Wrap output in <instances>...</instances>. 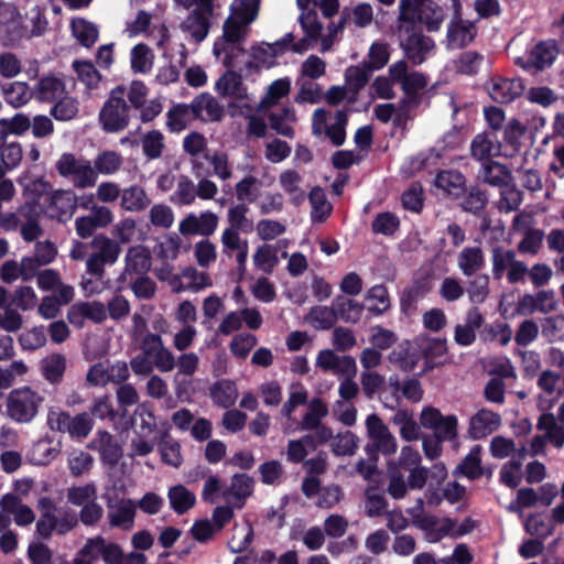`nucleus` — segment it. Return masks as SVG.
Listing matches in <instances>:
<instances>
[{
	"mask_svg": "<svg viewBox=\"0 0 564 564\" xmlns=\"http://www.w3.org/2000/svg\"><path fill=\"white\" fill-rule=\"evenodd\" d=\"M98 122L106 133H119L130 124V106L126 100V87L118 85L109 93L98 113Z\"/></svg>",
	"mask_w": 564,
	"mask_h": 564,
	"instance_id": "1",
	"label": "nucleus"
},
{
	"mask_svg": "<svg viewBox=\"0 0 564 564\" xmlns=\"http://www.w3.org/2000/svg\"><path fill=\"white\" fill-rule=\"evenodd\" d=\"M47 424L52 431L68 433L72 438H85L94 427V420L88 412L72 416L68 412L52 409L47 414Z\"/></svg>",
	"mask_w": 564,
	"mask_h": 564,
	"instance_id": "2",
	"label": "nucleus"
},
{
	"mask_svg": "<svg viewBox=\"0 0 564 564\" xmlns=\"http://www.w3.org/2000/svg\"><path fill=\"white\" fill-rule=\"evenodd\" d=\"M43 398L25 387L10 392L7 400L8 415L18 423H29L37 414Z\"/></svg>",
	"mask_w": 564,
	"mask_h": 564,
	"instance_id": "3",
	"label": "nucleus"
},
{
	"mask_svg": "<svg viewBox=\"0 0 564 564\" xmlns=\"http://www.w3.org/2000/svg\"><path fill=\"white\" fill-rule=\"evenodd\" d=\"M302 429L315 430V434H308L301 440L289 442L288 459L292 463L303 462L308 451L317 448V397H313L310 401L308 412L302 420Z\"/></svg>",
	"mask_w": 564,
	"mask_h": 564,
	"instance_id": "4",
	"label": "nucleus"
},
{
	"mask_svg": "<svg viewBox=\"0 0 564 564\" xmlns=\"http://www.w3.org/2000/svg\"><path fill=\"white\" fill-rule=\"evenodd\" d=\"M412 519V523L427 532L431 542L438 541L445 535L454 534V522L449 519L438 521V519L424 511L423 499H416L413 507L406 510Z\"/></svg>",
	"mask_w": 564,
	"mask_h": 564,
	"instance_id": "5",
	"label": "nucleus"
},
{
	"mask_svg": "<svg viewBox=\"0 0 564 564\" xmlns=\"http://www.w3.org/2000/svg\"><path fill=\"white\" fill-rule=\"evenodd\" d=\"M304 36L295 42V35L292 32L285 33L280 40L274 43L267 44L265 47H258L254 51V58L264 62L265 56L279 57L288 51L296 54H303L310 48L314 47L317 43V35L308 37L307 30H302Z\"/></svg>",
	"mask_w": 564,
	"mask_h": 564,
	"instance_id": "6",
	"label": "nucleus"
},
{
	"mask_svg": "<svg viewBox=\"0 0 564 564\" xmlns=\"http://www.w3.org/2000/svg\"><path fill=\"white\" fill-rule=\"evenodd\" d=\"M398 36L405 55L415 65L422 64L435 47L434 41L423 35L419 30Z\"/></svg>",
	"mask_w": 564,
	"mask_h": 564,
	"instance_id": "7",
	"label": "nucleus"
},
{
	"mask_svg": "<svg viewBox=\"0 0 564 564\" xmlns=\"http://www.w3.org/2000/svg\"><path fill=\"white\" fill-rule=\"evenodd\" d=\"M501 425V416L488 409H479L469 419L467 433L473 440H481L495 433Z\"/></svg>",
	"mask_w": 564,
	"mask_h": 564,
	"instance_id": "8",
	"label": "nucleus"
},
{
	"mask_svg": "<svg viewBox=\"0 0 564 564\" xmlns=\"http://www.w3.org/2000/svg\"><path fill=\"white\" fill-rule=\"evenodd\" d=\"M218 216L209 210L200 213L197 217L195 214H188L180 223L178 230L184 236L200 235L212 236L218 226Z\"/></svg>",
	"mask_w": 564,
	"mask_h": 564,
	"instance_id": "9",
	"label": "nucleus"
},
{
	"mask_svg": "<svg viewBox=\"0 0 564 564\" xmlns=\"http://www.w3.org/2000/svg\"><path fill=\"white\" fill-rule=\"evenodd\" d=\"M124 262V270L118 279L119 282L148 274L152 265V258L145 248L131 247L126 254Z\"/></svg>",
	"mask_w": 564,
	"mask_h": 564,
	"instance_id": "10",
	"label": "nucleus"
},
{
	"mask_svg": "<svg viewBox=\"0 0 564 564\" xmlns=\"http://www.w3.org/2000/svg\"><path fill=\"white\" fill-rule=\"evenodd\" d=\"M366 427L369 438L383 454H393L397 451L395 437L377 414L368 415Z\"/></svg>",
	"mask_w": 564,
	"mask_h": 564,
	"instance_id": "11",
	"label": "nucleus"
},
{
	"mask_svg": "<svg viewBox=\"0 0 564 564\" xmlns=\"http://www.w3.org/2000/svg\"><path fill=\"white\" fill-rule=\"evenodd\" d=\"M137 503L131 498H121L116 503H108V520L111 528L131 530L134 525Z\"/></svg>",
	"mask_w": 564,
	"mask_h": 564,
	"instance_id": "12",
	"label": "nucleus"
},
{
	"mask_svg": "<svg viewBox=\"0 0 564 564\" xmlns=\"http://www.w3.org/2000/svg\"><path fill=\"white\" fill-rule=\"evenodd\" d=\"M189 105L193 119H199L204 122H215L220 121L224 116L223 106L208 93L199 94Z\"/></svg>",
	"mask_w": 564,
	"mask_h": 564,
	"instance_id": "13",
	"label": "nucleus"
},
{
	"mask_svg": "<svg viewBox=\"0 0 564 564\" xmlns=\"http://www.w3.org/2000/svg\"><path fill=\"white\" fill-rule=\"evenodd\" d=\"M389 389L392 392V397L389 399L383 398V404L386 408L394 409L400 403V397L398 394L401 389L402 395L411 402H420L423 398V389L419 380L409 379L405 380L401 386L397 378L389 379Z\"/></svg>",
	"mask_w": 564,
	"mask_h": 564,
	"instance_id": "14",
	"label": "nucleus"
},
{
	"mask_svg": "<svg viewBox=\"0 0 564 564\" xmlns=\"http://www.w3.org/2000/svg\"><path fill=\"white\" fill-rule=\"evenodd\" d=\"M522 90L523 86L519 79L496 77L487 84L490 98L500 104L514 100L521 95Z\"/></svg>",
	"mask_w": 564,
	"mask_h": 564,
	"instance_id": "15",
	"label": "nucleus"
},
{
	"mask_svg": "<svg viewBox=\"0 0 564 564\" xmlns=\"http://www.w3.org/2000/svg\"><path fill=\"white\" fill-rule=\"evenodd\" d=\"M67 318L69 323L74 325H80L83 318L100 324L107 319V310L106 306L98 301L78 302L69 308Z\"/></svg>",
	"mask_w": 564,
	"mask_h": 564,
	"instance_id": "16",
	"label": "nucleus"
},
{
	"mask_svg": "<svg viewBox=\"0 0 564 564\" xmlns=\"http://www.w3.org/2000/svg\"><path fill=\"white\" fill-rule=\"evenodd\" d=\"M484 317L477 307H470L466 312L465 322L457 324L454 340L460 346H469L476 340V332L481 327Z\"/></svg>",
	"mask_w": 564,
	"mask_h": 564,
	"instance_id": "17",
	"label": "nucleus"
},
{
	"mask_svg": "<svg viewBox=\"0 0 564 564\" xmlns=\"http://www.w3.org/2000/svg\"><path fill=\"white\" fill-rule=\"evenodd\" d=\"M319 367L345 377H354L357 372L356 360L350 356H338L332 350L319 351Z\"/></svg>",
	"mask_w": 564,
	"mask_h": 564,
	"instance_id": "18",
	"label": "nucleus"
},
{
	"mask_svg": "<svg viewBox=\"0 0 564 564\" xmlns=\"http://www.w3.org/2000/svg\"><path fill=\"white\" fill-rule=\"evenodd\" d=\"M212 15L205 11L193 10L182 22L181 29L187 32L196 43H200L209 33Z\"/></svg>",
	"mask_w": 564,
	"mask_h": 564,
	"instance_id": "19",
	"label": "nucleus"
},
{
	"mask_svg": "<svg viewBox=\"0 0 564 564\" xmlns=\"http://www.w3.org/2000/svg\"><path fill=\"white\" fill-rule=\"evenodd\" d=\"M485 252L480 246H468L457 256V267L465 276H471L485 268Z\"/></svg>",
	"mask_w": 564,
	"mask_h": 564,
	"instance_id": "20",
	"label": "nucleus"
},
{
	"mask_svg": "<svg viewBox=\"0 0 564 564\" xmlns=\"http://www.w3.org/2000/svg\"><path fill=\"white\" fill-rule=\"evenodd\" d=\"M556 55L557 47L553 42H541L531 50L525 62L522 63V58H518V63L524 68L543 69L552 65Z\"/></svg>",
	"mask_w": 564,
	"mask_h": 564,
	"instance_id": "21",
	"label": "nucleus"
},
{
	"mask_svg": "<svg viewBox=\"0 0 564 564\" xmlns=\"http://www.w3.org/2000/svg\"><path fill=\"white\" fill-rule=\"evenodd\" d=\"M476 33V25L471 21H452L447 29V44L454 48L464 47L473 42Z\"/></svg>",
	"mask_w": 564,
	"mask_h": 564,
	"instance_id": "22",
	"label": "nucleus"
},
{
	"mask_svg": "<svg viewBox=\"0 0 564 564\" xmlns=\"http://www.w3.org/2000/svg\"><path fill=\"white\" fill-rule=\"evenodd\" d=\"M329 442L333 452L337 455H352L357 447L355 435L350 432L333 435L324 425L319 424V443Z\"/></svg>",
	"mask_w": 564,
	"mask_h": 564,
	"instance_id": "23",
	"label": "nucleus"
},
{
	"mask_svg": "<svg viewBox=\"0 0 564 564\" xmlns=\"http://www.w3.org/2000/svg\"><path fill=\"white\" fill-rule=\"evenodd\" d=\"M215 89L223 97H232L239 100L247 97V89L242 83V77L235 70H228L219 77Z\"/></svg>",
	"mask_w": 564,
	"mask_h": 564,
	"instance_id": "24",
	"label": "nucleus"
},
{
	"mask_svg": "<svg viewBox=\"0 0 564 564\" xmlns=\"http://www.w3.org/2000/svg\"><path fill=\"white\" fill-rule=\"evenodd\" d=\"M210 398L215 405L230 409L237 401L238 390L235 381L223 379L210 387Z\"/></svg>",
	"mask_w": 564,
	"mask_h": 564,
	"instance_id": "25",
	"label": "nucleus"
},
{
	"mask_svg": "<svg viewBox=\"0 0 564 564\" xmlns=\"http://www.w3.org/2000/svg\"><path fill=\"white\" fill-rule=\"evenodd\" d=\"M427 79L423 74L419 72H412L409 75V77L401 85L405 96L404 102L406 107L413 108L420 104L421 98L425 93Z\"/></svg>",
	"mask_w": 564,
	"mask_h": 564,
	"instance_id": "26",
	"label": "nucleus"
},
{
	"mask_svg": "<svg viewBox=\"0 0 564 564\" xmlns=\"http://www.w3.org/2000/svg\"><path fill=\"white\" fill-rule=\"evenodd\" d=\"M167 499L171 509L178 516L186 513L196 503L195 494L181 484L169 488Z\"/></svg>",
	"mask_w": 564,
	"mask_h": 564,
	"instance_id": "27",
	"label": "nucleus"
},
{
	"mask_svg": "<svg viewBox=\"0 0 564 564\" xmlns=\"http://www.w3.org/2000/svg\"><path fill=\"white\" fill-rule=\"evenodd\" d=\"M422 13H419L417 6L413 0H400L398 17V35L417 30Z\"/></svg>",
	"mask_w": 564,
	"mask_h": 564,
	"instance_id": "28",
	"label": "nucleus"
},
{
	"mask_svg": "<svg viewBox=\"0 0 564 564\" xmlns=\"http://www.w3.org/2000/svg\"><path fill=\"white\" fill-rule=\"evenodd\" d=\"M391 306L390 296L384 285L370 288L365 294V307L375 316L382 315Z\"/></svg>",
	"mask_w": 564,
	"mask_h": 564,
	"instance_id": "29",
	"label": "nucleus"
},
{
	"mask_svg": "<svg viewBox=\"0 0 564 564\" xmlns=\"http://www.w3.org/2000/svg\"><path fill=\"white\" fill-rule=\"evenodd\" d=\"M65 94V83L55 76L42 77L36 84L35 95L41 101L53 102Z\"/></svg>",
	"mask_w": 564,
	"mask_h": 564,
	"instance_id": "30",
	"label": "nucleus"
},
{
	"mask_svg": "<svg viewBox=\"0 0 564 564\" xmlns=\"http://www.w3.org/2000/svg\"><path fill=\"white\" fill-rule=\"evenodd\" d=\"M478 177L488 185L501 188L510 182V172L505 165L488 161L482 164Z\"/></svg>",
	"mask_w": 564,
	"mask_h": 564,
	"instance_id": "31",
	"label": "nucleus"
},
{
	"mask_svg": "<svg viewBox=\"0 0 564 564\" xmlns=\"http://www.w3.org/2000/svg\"><path fill=\"white\" fill-rule=\"evenodd\" d=\"M470 150L475 159L486 161L500 154V144L494 135L480 133L474 138Z\"/></svg>",
	"mask_w": 564,
	"mask_h": 564,
	"instance_id": "32",
	"label": "nucleus"
},
{
	"mask_svg": "<svg viewBox=\"0 0 564 564\" xmlns=\"http://www.w3.org/2000/svg\"><path fill=\"white\" fill-rule=\"evenodd\" d=\"M527 448L523 446L518 451V458H511L509 462L502 465L499 477L500 481L509 487L517 488L522 479V458L525 455Z\"/></svg>",
	"mask_w": 564,
	"mask_h": 564,
	"instance_id": "33",
	"label": "nucleus"
},
{
	"mask_svg": "<svg viewBox=\"0 0 564 564\" xmlns=\"http://www.w3.org/2000/svg\"><path fill=\"white\" fill-rule=\"evenodd\" d=\"M325 122V135L332 141V143L336 147L341 145L346 139V124H347V115L344 111H337L332 119V122H327V119L324 117L322 111L319 110V122Z\"/></svg>",
	"mask_w": 564,
	"mask_h": 564,
	"instance_id": "34",
	"label": "nucleus"
},
{
	"mask_svg": "<svg viewBox=\"0 0 564 564\" xmlns=\"http://www.w3.org/2000/svg\"><path fill=\"white\" fill-rule=\"evenodd\" d=\"M536 427L543 431L546 440L560 448L564 444V427L556 422L554 414L543 413L536 423Z\"/></svg>",
	"mask_w": 564,
	"mask_h": 564,
	"instance_id": "35",
	"label": "nucleus"
},
{
	"mask_svg": "<svg viewBox=\"0 0 564 564\" xmlns=\"http://www.w3.org/2000/svg\"><path fill=\"white\" fill-rule=\"evenodd\" d=\"M253 492V479L247 474H235L231 478L230 488L224 492V496L231 495L236 500L237 508L241 509L245 506V500Z\"/></svg>",
	"mask_w": 564,
	"mask_h": 564,
	"instance_id": "36",
	"label": "nucleus"
},
{
	"mask_svg": "<svg viewBox=\"0 0 564 564\" xmlns=\"http://www.w3.org/2000/svg\"><path fill=\"white\" fill-rule=\"evenodd\" d=\"M301 13L299 23L302 30H307L308 37L316 36L317 0H296Z\"/></svg>",
	"mask_w": 564,
	"mask_h": 564,
	"instance_id": "37",
	"label": "nucleus"
},
{
	"mask_svg": "<svg viewBox=\"0 0 564 564\" xmlns=\"http://www.w3.org/2000/svg\"><path fill=\"white\" fill-rule=\"evenodd\" d=\"M140 143L142 145V153L149 161L160 159L165 149L164 135L156 129L144 133L140 139Z\"/></svg>",
	"mask_w": 564,
	"mask_h": 564,
	"instance_id": "38",
	"label": "nucleus"
},
{
	"mask_svg": "<svg viewBox=\"0 0 564 564\" xmlns=\"http://www.w3.org/2000/svg\"><path fill=\"white\" fill-rule=\"evenodd\" d=\"M70 28L78 43L85 47H91L98 40V29L96 25L83 18L74 19Z\"/></svg>",
	"mask_w": 564,
	"mask_h": 564,
	"instance_id": "39",
	"label": "nucleus"
},
{
	"mask_svg": "<svg viewBox=\"0 0 564 564\" xmlns=\"http://www.w3.org/2000/svg\"><path fill=\"white\" fill-rule=\"evenodd\" d=\"M434 183L444 193L458 196L464 189L465 178L457 171H443L437 174Z\"/></svg>",
	"mask_w": 564,
	"mask_h": 564,
	"instance_id": "40",
	"label": "nucleus"
},
{
	"mask_svg": "<svg viewBox=\"0 0 564 564\" xmlns=\"http://www.w3.org/2000/svg\"><path fill=\"white\" fill-rule=\"evenodd\" d=\"M42 375L51 383H59L66 370V358L62 354H53L42 361Z\"/></svg>",
	"mask_w": 564,
	"mask_h": 564,
	"instance_id": "41",
	"label": "nucleus"
},
{
	"mask_svg": "<svg viewBox=\"0 0 564 564\" xmlns=\"http://www.w3.org/2000/svg\"><path fill=\"white\" fill-rule=\"evenodd\" d=\"M98 434L100 442L99 452L101 460L110 466H116L122 456L120 446L109 432L99 431Z\"/></svg>",
	"mask_w": 564,
	"mask_h": 564,
	"instance_id": "42",
	"label": "nucleus"
},
{
	"mask_svg": "<svg viewBox=\"0 0 564 564\" xmlns=\"http://www.w3.org/2000/svg\"><path fill=\"white\" fill-rule=\"evenodd\" d=\"M91 247L98 249V252L95 253L104 259L108 264L115 263L121 252V248L118 242L101 234L93 238Z\"/></svg>",
	"mask_w": 564,
	"mask_h": 564,
	"instance_id": "43",
	"label": "nucleus"
},
{
	"mask_svg": "<svg viewBox=\"0 0 564 564\" xmlns=\"http://www.w3.org/2000/svg\"><path fill=\"white\" fill-rule=\"evenodd\" d=\"M48 200L50 208L55 210V214H52V217L56 216L59 219L68 217L75 208L74 196L70 192L55 191L50 194Z\"/></svg>",
	"mask_w": 564,
	"mask_h": 564,
	"instance_id": "44",
	"label": "nucleus"
},
{
	"mask_svg": "<svg viewBox=\"0 0 564 564\" xmlns=\"http://www.w3.org/2000/svg\"><path fill=\"white\" fill-rule=\"evenodd\" d=\"M192 116L191 105L176 104L169 109L166 113V127L172 132H180L187 128V122Z\"/></svg>",
	"mask_w": 564,
	"mask_h": 564,
	"instance_id": "45",
	"label": "nucleus"
},
{
	"mask_svg": "<svg viewBox=\"0 0 564 564\" xmlns=\"http://www.w3.org/2000/svg\"><path fill=\"white\" fill-rule=\"evenodd\" d=\"M153 65V53L151 48L144 44L139 43L131 50V68L133 73L147 74L151 70Z\"/></svg>",
	"mask_w": 564,
	"mask_h": 564,
	"instance_id": "46",
	"label": "nucleus"
},
{
	"mask_svg": "<svg viewBox=\"0 0 564 564\" xmlns=\"http://www.w3.org/2000/svg\"><path fill=\"white\" fill-rule=\"evenodd\" d=\"M150 200L144 189L140 186H130L121 195V206L126 210L139 212L148 207Z\"/></svg>",
	"mask_w": 564,
	"mask_h": 564,
	"instance_id": "47",
	"label": "nucleus"
},
{
	"mask_svg": "<svg viewBox=\"0 0 564 564\" xmlns=\"http://www.w3.org/2000/svg\"><path fill=\"white\" fill-rule=\"evenodd\" d=\"M4 100L18 108L26 104L30 99L29 86L26 83L13 82L2 86Z\"/></svg>",
	"mask_w": 564,
	"mask_h": 564,
	"instance_id": "48",
	"label": "nucleus"
},
{
	"mask_svg": "<svg viewBox=\"0 0 564 564\" xmlns=\"http://www.w3.org/2000/svg\"><path fill=\"white\" fill-rule=\"evenodd\" d=\"M334 306L338 315L348 323H357L361 318L365 308V305L341 296L336 299Z\"/></svg>",
	"mask_w": 564,
	"mask_h": 564,
	"instance_id": "49",
	"label": "nucleus"
},
{
	"mask_svg": "<svg viewBox=\"0 0 564 564\" xmlns=\"http://www.w3.org/2000/svg\"><path fill=\"white\" fill-rule=\"evenodd\" d=\"M122 165V158L116 151H104L99 153L95 161L94 167L96 173L110 175L120 170Z\"/></svg>",
	"mask_w": 564,
	"mask_h": 564,
	"instance_id": "50",
	"label": "nucleus"
},
{
	"mask_svg": "<svg viewBox=\"0 0 564 564\" xmlns=\"http://www.w3.org/2000/svg\"><path fill=\"white\" fill-rule=\"evenodd\" d=\"M249 207L247 204L240 203L228 209V223L230 227L238 229L245 234L253 230V221L247 218Z\"/></svg>",
	"mask_w": 564,
	"mask_h": 564,
	"instance_id": "51",
	"label": "nucleus"
},
{
	"mask_svg": "<svg viewBox=\"0 0 564 564\" xmlns=\"http://www.w3.org/2000/svg\"><path fill=\"white\" fill-rule=\"evenodd\" d=\"M66 497L70 505L83 507L93 500H97V488L94 482L74 486L67 489Z\"/></svg>",
	"mask_w": 564,
	"mask_h": 564,
	"instance_id": "52",
	"label": "nucleus"
},
{
	"mask_svg": "<svg viewBox=\"0 0 564 564\" xmlns=\"http://www.w3.org/2000/svg\"><path fill=\"white\" fill-rule=\"evenodd\" d=\"M291 89V82L289 78H279L272 82L268 87L267 94L260 102L261 108H270L278 104V101L285 97Z\"/></svg>",
	"mask_w": 564,
	"mask_h": 564,
	"instance_id": "53",
	"label": "nucleus"
},
{
	"mask_svg": "<svg viewBox=\"0 0 564 564\" xmlns=\"http://www.w3.org/2000/svg\"><path fill=\"white\" fill-rule=\"evenodd\" d=\"M541 333L549 341L564 340V316L553 315L545 317L541 322Z\"/></svg>",
	"mask_w": 564,
	"mask_h": 564,
	"instance_id": "54",
	"label": "nucleus"
},
{
	"mask_svg": "<svg viewBox=\"0 0 564 564\" xmlns=\"http://www.w3.org/2000/svg\"><path fill=\"white\" fill-rule=\"evenodd\" d=\"M466 292L473 304L484 303L489 295V276L487 274L475 276L468 282Z\"/></svg>",
	"mask_w": 564,
	"mask_h": 564,
	"instance_id": "55",
	"label": "nucleus"
},
{
	"mask_svg": "<svg viewBox=\"0 0 564 564\" xmlns=\"http://www.w3.org/2000/svg\"><path fill=\"white\" fill-rule=\"evenodd\" d=\"M78 112V102L76 99L63 95V97L55 100L51 109V115L58 121H67L76 117Z\"/></svg>",
	"mask_w": 564,
	"mask_h": 564,
	"instance_id": "56",
	"label": "nucleus"
},
{
	"mask_svg": "<svg viewBox=\"0 0 564 564\" xmlns=\"http://www.w3.org/2000/svg\"><path fill=\"white\" fill-rule=\"evenodd\" d=\"M126 282H129L131 291L139 300H150L155 295L156 283L148 274L129 279Z\"/></svg>",
	"mask_w": 564,
	"mask_h": 564,
	"instance_id": "57",
	"label": "nucleus"
},
{
	"mask_svg": "<svg viewBox=\"0 0 564 564\" xmlns=\"http://www.w3.org/2000/svg\"><path fill=\"white\" fill-rule=\"evenodd\" d=\"M481 451L480 445H475L459 466L462 473L470 479L478 478L482 474Z\"/></svg>",
	"mask_w": 564,
	"mask_h": 564,
	"instance_id": "58",
	"label": "nucleus"
},
{
	"mask_svg": "<svg viewBox=\"0 0 564 564\" xmlns=\"http://www.w3.org/2000/svg\"><path fill=\"white\" fill-rule=\"evenodd\" d=\"M371 73L370 68L364 64L348 67L345 73L348 88L357 93L368 83Z\"/></svg>",
	"mask_w": 564,
	"mask_h": 564,
	"instance_id": "59",
	"label": "nucleus"
},
{
	"mask_svg": "<svg viewBox=\"0 0 564 564\" xmlns=\"http://www.w3.org/2000/svg\"><path fill=\"white\" fill-rule=\"evenodd\" d=\"M423 355L431 367L441 364L446 355L447 347L444 339H429L422 346Z\"/></svg>",
	"mask_w": 564,
	"mask_h": 564,
	"instance_id": "60",
	"label": "nucleus"
},
{
	"mask_svg": "<svg viewBox=\"0 0 564 564\" xmlns=\"http://www.w3.org/2000/svg\"><path fill=\"white\" fill-rule=\"evenodd\" d=\"M254 265L265 273H270L278 263L276 250L270 245L260 246L253 254Z\"/></svg>",
	"mask_w": 564,
	"mask_h": 564,
	"instance_id": "61",
	"label": "nucleus"
},
{
	"mask_svg": "<svg viewBox=\"0 0 564 564\" xmlns=\"http://www.w3.org/2000/svg\"><path fill=\"white\" fill-rule=\"evenodd\" d=\"M259 7V0H240L236 6H231V12L243 24H249L256 20Z\"/></svg>",
	"mask_w": 564,
	"mask_h": 564,
	"instance_id": "62",
	"label": "nucleus"
},
{
	"mask_svg": "<svg viewBox=\"0 0 564 564\" xmlns=\"http://www.w3.org/2000/svg\"><path fill=\"white\" fill-rule=\"evenodd\" d=\"M196 197V188L192 180L186 175L178 177L177 189L172 200L178 205H192Z\"/></svg>",
	"mask_w": 564,
	"mask_h": 564,
	"instance_id": "63",
	"label": "nucleus"
},
{
	"mask_svg": "<svg viewBox=\"0 0 564 564\" xmlns=\"http://www.w3.org/2000/svg\"><path fill=\"white\" fill-rule=\"evenodd\" d=\"M500 195L499 209L502 212L516 210L522 203V193L509 183L500 188Z\"/></svg>",
	"mask_w": 564,
	"mask_h": 564,
	"instance_id": "64",
	"label": "nucleus"
}]
</instances>
